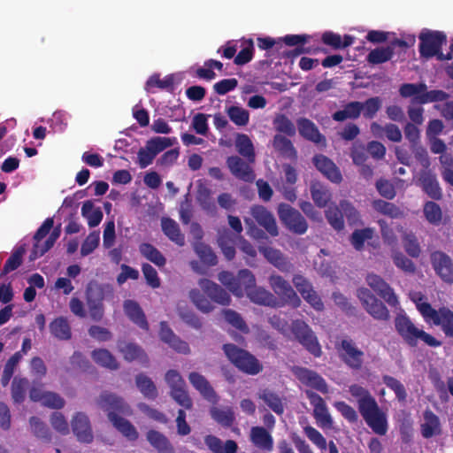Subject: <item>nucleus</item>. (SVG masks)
Segmentation results:
<instances>
[{
	"instance_id": "obj_45",
	"label": "nucleus",
	"mask_w": 453,
	"mask_h": 453,
	"mask_svg": "<svg viewBox=\"0 0 453 453\" xmlns=\"http://www.w3.org/2000/svg\"><path fill=\"white\" fill-rule=\"evenodd\" d=\"M29 381L27 378L15 377L12 382V398L15 403L25 401Z\"/></svg>"
},
{
	"instance_id": "obj_39",
	"label": "nucleus",
	"mask_w": 453,
	"mask_h": 453,
	"mask_svg": "<svg viewBox=\"0 0 453 453\" xmlns=\"http://www.w3.org/2000/svg\"><path fill=\"white\" fill-rule=\"evenodd\" d=\"M426 88L427 86L424 82L403 83L399 88V94L403 98L411 97V104L414 105L418 104L416 98L421 96Z\"/></svg>"
},
{
	"instance_id": "obj_43",
	"label": "nucleus",
	"mask_w": 453,
	"mask_h": 453,
	"mask_svg": "<svg viewBox=\"0 0 453 453\" xmlns=\"http://www.w3.org/2000/svg\"><path fill=\"white\" fill-rule=\"evenodd\" d=\"M135 383L144 397L154 400L157 397V388L150 378L143 373H139L135 377Z\"/></svg>"
},
{
	"instance_id": "obj_52",
	"label": "nucleus",
	"mask_w": 453,
	"mask_h": 453,
	"mask_svg": "<svg viewBox=\"0 0 453 453\" xmlns=\"http://www.w3.org/2000/svg\"><path fill=\"white\" fill-rule=\"evenodd\" d=\"M176 142L175 137H161L157 136L150 139L146 142V148L154 155H157L166 148L173 146Z\"/></svg>"
},
{
	"instance_id": "obj_54",
	"label": "nucleus",
	"mask_w": 453,
	"mask_h": 453,
	"mask_svg": "<svg viewBox=\"0 0 453 453\" xmlns=\"http://www.w3.org/2000/svg\"><path fill=\"white\" fill-rule=\"evenodd\" d=\"M373 236V230L370 227L356 229L350 235V243L357 250H362L365 242L371 240Z\"/></svg>"
},
{
	"instance_id": "obj_23",
	"label": "nucleus",
	"mask_w": 453,
	"mask_h": 453,
	"mask_svg": "<svg viewBox=\"0 0 453 453\" xmlns=\"http://www.w3.org/2000/svg\"><path fill=\"white\" fill-rule=\"evenodd\" d=\"M188 380L192 386L199 391L203 398L212 403H216L218 402V395L204 376L196 372H192L188 375Z\"/></svg>"
},
{
	"instance_id": "obj_13",
	"label": "nucleus",
	"mask_w": 453,
	"mask_h": 453,
	"mask_svg": "<svg viewBox=\"0 0 453 453\" xmlns=\"http://www.w3.org/2000/svg\"><path fill=\"white\" fill-rule=\"evenodd\" d=\"M86 295L90 318L94 321H101L104 314L103 285H88Z\"/></svg>"
},
{
	"instance_id": "obj_12",
	"label": "nucleus",
	"mask_w": 453,
	"mask_h": 453,
	"mask_svg": "<svg viewBox=\"0 0 453 453\" xmlns=\"http://www.w3.org/2000/svg\"><path fill=\"white\" fill-rule=\"evenodd\" d=\"M291 372L305 386L322 394L329 393L327 383L317 372L300 366H292Z\"/></svg>"
},
{
	"instance_id": "obj_53",
	"label": "nucleus",
	"mask_w": 453,
	"mask_h": 453,
	"mask_svg": "<svg viewBox=\"0 0 453 453\" xmlns=\"http://www.w3.org/2000/svg\"><path fill=\"white\" fill-rule=\"evenodd\" d=\"M449 95L443 90L433 89L428 91L426 88L424 93L416 99L418 101V104L422 105L429 103L443 102L449 99Z\"/></svg>"
},
{
	"instance_id": "obj_36",
	"label": "nucleus",
	"mask_w": 453,
	"mask_h": 453,
	"mask_svg": "<svg viewBox=\"0 0 453 453\" xmlns=\"http://www.w3.org/2000/svg\"><path fill=\"white\" fill-rule=\"evenodd\" d=\"M311 194L315 204L319 208L326 207L332 196L328 188L319 181H313L311 183Z\"/></svg>"
},
{
	"instance_id": "obj_42",
	"label": "nucleus",
	"mask_w": 453,
	"mask_h": 453,
	"mask_svg": "<svg viewBox=\"0 0 453 453\" xmlns=\"http://www.w3.org/2000/svg\"><path fill=\"white\" fill-rule=\"evenodd\" d=\"M235 147L240 155L246 158L249 163H254L256 155L254 146L247 134H238L235 142Z\"/></svg>"
},
{
	"instance_id": "obj_55",
	"label": "nucleus",
	"mask_w": 453,
	"mask_h": 453,
	"mask_svg": "<svg viewBox=\"0 0 453 453\" xmlns=\"http://www.w3.org/2000/svg\"><path fill=\"white\" fill-rule=\"evenodd\" d=\"M403 245L406 253L411 257H418L421 250L416 235L411 232H405L403 235Z\"/></svg>"
},
{
	"instance_id": "obj_2",
	"label": "nucleus",
	"mask_w": 453,
	"mask_h": 453,
	"mask_svg": "<svg viewBox=\"0 0 453 453\" xmlns=\"http://www.w3.org/2000/svg\"><path fill=\"white\" fill-rule=\"evenodd\" d=\"M189 296L196 307L203 313H209L214 309V303L228 305L230 295L221 285H203L201 290L193 289Z\"/></svg>"
},
{
	"instance_id": "obj_59",
	"label": "nucleus",
	"mask_w": 453,
	"mask_h": 453,
	"mask_svg": "<svg viewBox=\"0 0 453 453\" xmlns=\"http://www.w3.org/2000/svg\"><path fill=\"white\" fill-rule=\"evenodd\" d=\"M302 296L317 311L323 309V303L317 293L311 289V285H296Z\"/></svg>"
},
{
	"instance_id": "obj_29",
	"label": "nucleus",
	"mask_w": 453,
	"mask_h": 453,
	"mask_svg": "<svg viewBox=\"0 0 453 453\" xmlns=\"http://www.w3.org/2000/svg\"><path fill=\"white\" fill-rule=\"evenodd\" d=\"M210 415L215 422L226 428L232 426L235 421L234 411L230 406H212L210 408Z\"/></svg>"
},
{
	"instance_id": "obj_49",
	"label": "nucleus",
	"mask_w": 453,
	"mask_h": 453,
	"mask_svg": "<svg viewBox=\"0 0 453 453\" xmlns=\"http://www.w3.org/2000/svg\"><path fill=\"white\" fill-rule=\"evenodd\" d=\"M393 55L394 49L391 46L376 48L369 52L367 61L372 65H379L390 60Z\"/></svg>"
},
{
	"instance_id": "obj_46",
	"label": "nucleus",
	"mask_w": 453,
	"mask_h": 453,
	"mask_svg": "<svg viewBox=\"0 0 453 453\" xmlns=\"http://www.w3.org/2000/svg\"><path fill=\"white\" fill-rule=\"evenodd\" d=\"M141 254L157 266L165 265V258L162 253L150 243H142L139 247Z\"/></svg>"
},
{
	"instance_id": "obj_50",
	"label": "nucleus",
	"mask_w": 453,
	"mask_h": 453,
	"mask_svg": "<svg viewBox=\"0 0 453 453\" xmlns=\"http://www.w3.org/2000/svg\"><path fill=\"white\" fill-rule=\"evenodd\" d=\"M194 250L203 264L208 265H217L218 257L209 245L202 242H196L194 244Z\"/></svg>"
},
{
	"instance_id": "obj_61",
	"label": "nucleus",
	"mask_w": 453,
	"mask_h": 453,
	"mask_svg": "<svg viewBox=\"0 0 453 453\" xmlns=\"http://www.w3.org/2000/svg\"><path fill=\"white\" fill-rule=\"evenodd\" d=\"M227 114L231 121L237 126H246L250 119L248 111L238 106H230Z\"/></svg>"
},
{
	"instance_id": "obj_21",
	"label": "nucleus",
	"mask_w": 453,
	"mask_h": 453,
	"mask_svg": "<svg viewBox=\"0 0 453 453\" xmlns=\"http://www.w3.org/2000/svg\"><path fill=\"white\" fill-rule=\"evenodd\" d=\"M418 182L422 190L432 199L441 200L442 198V190L435 173L430 170H424L420 173Z\"/></svg>"
},
{
	"instance_id": "obj_32",
	"label": "nucleus",
	"mask_w": 453,
	"mask_h": 453,
	"mask_svg": "<svg viewBox=\"0 0 453 453\" xmlns=\"http://www.w3.org/2000/svg\"><path fill=\"white\" fill-rule=\"evenodd\" d=\"M250 441L258 449L272 450L273 441L271 434L262 426H253L250 430Z\"/></svg>"
},
{
	"instance_id": "obj_15",
	"label": "nucleus",
	"mask_w": 453,
	"mask_h": 453,
	"mask_svg": "<svg viewBox=\"0 0 453 453\" xmlns=\"http://www.w3.org/2000/svg\"><path fill=\"white\" fill-rule=\"evenodd\" d=\"M340 357L350 368L358 370L362 367L364 352L350 339H343L340 343Z\"/></svg>"
},
{
	"instance_id": "obj_16",
	"label": "nucleus",
	"mask_w": 453,
	"mask_h": 453,
	"mask_svg": "<svg viewBox=\"0 0 453 453\" xmlns=\"http://www.w3.org/2000/svg\"><path fill=\"white\" fill-rule=\"evenodd\" d=\"M226 163L230 173L236 179L245 182L254 181L256 175L250 165L251 163H249L248 160L244 161L238 156H230L226 158Z\"/></svg>"
},
{
	"instance_id": "obj_62",
	"label": "nucleus",
	"mask_w": 453,
	"mask_h": 453,
	"mask_svg": "<svg viewBox=\"0 0 453 453\" xmlns=\"http://www.w3.org/2000/svg\"><path fill=\"white\" fill-rule=\"evenodd\" d=\"M260 398L263 399L267 406L270 407L277 414H281L283 412V405L281 403V400L276 394L265 389L260 395Z\"/></svg>"
},
{
	"instance_id": "obj_18",
	"label": "nucleus",
	"mask_w": 453,
	"mask_h": 453,
	"mask_svg": "<svg viewBox=\"0 0 453 453\" xmlns=\"http://www.w3.org/2000/svg\"><path fill=\"white\" fill-rule=\"evenodd\" d=\"M250 214L256 222L263 226L271 236L278 235V227L273 215L262 205H254Z\"/></svg>"
},
{
	"instance_id": "obj_63",
	"label": "nucleus",
	"mask_w": 453,
	"mask_h": 453,
	"mask_svg": "<svg viewBox=\"0 0 453 453\" xmlns=\"http://www.w3.org/2000/svg\"><path fill=\"white\" fill-rule=\"evenodd\" d=\"M224 319L227 323L242 332H247L248 326L242 316L233 310H225L223 311Z\"/></svg>"
},
{
	"instance_id": "obj_9",
	"label": "nucleus",
	"mask_w": 453,
	"mask_h": 453,
	"mask_svg": "<svg viewBox=\"0 0 453 453\" xmlns=\"http://www.w3.org/2000/svg\"><path fill=\"white\" fill-rule=\"evenodd\" d=\"M419 54L421 58L429 59L440 53L447 42L446 35L441 31L424 29L419 34Z\"/></svg>"
},
{
	"instance_id": "obj_60",
	"label": "nucleus",
	"mask_w": 453,
	"mask_h": 453,
	"mask_svg": "<svg viewBox=\"0 0 453 453\" xmlns=\"http://www.w3.org/2000/svg\"><path fill=\"white\" fill-rule=\"evenodd\" d=\"M442 165L441 176L445 182L453 187V156L451 154H442L439 157Z\"/></svg>"
},
{
	"instance_id": "obj_19",
	"label": "nucleus",
	"mask_w": 453,
	"mask_h": 453,
	"mask_svg": "<svg viewBox=\"0 0 453 453\" xmlns=\"http://www.w3.org/2000/svg\"><path fill=\"white\" fill-rule=\"evenodd\" d=\"M72 429L78 441L89 443L93 441V434L88 416L82 412H77L72 420Z\"/></svg>"
},
{
	"instance_id": "obj_38",
	"label": "nucleus",
	"mask_w": 453,
	"mask_h": 453,
	"mask_svg": "<svg viewBox=\"0 0 453 453\" xmlns=\"http://www.w3.org/2000/svg\"><path fill=\"white\" fill-rule=\"evenodd\" d=\"M91 357L96 364L109 370H117L119 366L115 357L106 349L93 350Z\"/></svg>"
},
{
	"instance_id": "obj_17",
	"label": "nucleus",
	"mask_w": 453,
	"mask_h": 453,
	"mask_svg": "<svg viewBox=\"0 0 453 453\" xmlns=\"http://www.w3.org/2000/svg\"><path fill=\"white\" fill-rule=\"evenodd\" d=\"M315 167L330 181L340 183L342 180V175L339 167L327 157L322 154L313 157Z\"/></svg>"
},
{
	"instance_id": "obj_51",
	"label": "nucleus",
	"mask_w": 453,
	"mask_h": 453,
	"mask_svg": "<svg viewBox=\"0 0 453 453\" xmlns=\"http://www.w3.org/2000/svg\"><path fill=\"white\" fill-rule=\"evenodd\" d=\"M373 207L377 211L391 219H400L403 216V212L398 206L384 200L374 201Z\"/></svg>"
},
{
	"instance_id": "obj_11",
	"label": "nucleus",
	"mask_w": 453,
	"mask_h": 453,
	"mask_svg": "<svg viewBox=\"0 0 453 453\" xmlns=\"http://www.w3.org/2000/svg\"><path fill=\"white\" fill-rule=\"evenodd\" d=\"M306 397L313 406V417L321 428H332L333 418L323 398L312 390H305Z\"/></svg>"
},
{
	"instance_id": "obj_24",
	"label": "nucleus",
	"mask_w": 453,
	"mask_h": 453,
	"mask_svg": "<svg viewBox=\"0 0 453 453\" xmlns=\"http://www.w3.org/2000/svg\"><path fill=\"white\" fill-rule=\"evenodd\" d=\"M245 292L251 302L266 306L276 304L275 296L260 285H244Z\"/></svg>"
},
{
	"instance_id": "obj_47",
	"label": "nucleus",
	"mask_w": 453,
	"mask_h": 453,
	"mask_svg": "<svg viewBox=\"0 0 453 453\" xmlns=\"http://www.w3.org/2000/svg\"><path fill=\"white\" fill-rule=\"evenodd\" d=\"M361 114L365 119H372L382 106V99L379 96H373L360 102Z\"/></svg>"
},
{
	"instance_id": "obj_25",
	"label": "nucleus",
	"mask_w": 453,
	"mask_h": 453,
	"mask_svg": "<svg viewBox=\"0 0 453 453\" xmlns=\"http://www.w3.org/2000/svg\"><path fill=\"white\" fill-rule=\"evenodd\" d=\"M285 226L297 234H303L307 231L308 224L297 210L285 205Z\"/></svg>"
},
{
	"instance_id": "obj_30",
	"label": "nucleus",
	"mask_w": 453,
	"mask_h": 453,
	"mask_svg": "<svg viewBox=\"0 0 453 453\" xmlns=\"http://www.w3.org/2000/svg\"><path fill=\"white\" fill-rule=\"evenodd\" d=\"M424 422L421 424V434L424 438H431L441 434V423L439 418L431 411H424Z\"/></svg>"
},
{
	"instance_id": "obj_31",
	"label": "nucleus",
	"mask_w": 453,
	"mask_h": 453,
	"mask_svg": "<svg viewBox=\"0 0 453 453\" xmlns=\"http://www.w3.org/2000/svg\"><path fill=\"white\" fill-rule=\"evenodd\" d=\"M147 440L158 453H175L168 438L158 431L153 429L148 431Z\"/></svg>"
},
{
	"instance_id": "obj_33",
	"label": "nucleus",
	"mask_w": 453,
	"mask_h": 453,
	"mask_svg": "<svg viewBox=\"0 0 453 453\" xmlns=\"http://www.w3.org/2000/svg\"><path fill=\"white\" fill-rule=\"evenodd\" d=\"M162 231L173 242L179 246L185 244V236L181 234L178 223L171 218H163L161 220Z\"/></svg>"
},
{
	"instance_id": "obj_27",
	"label": "nucleus",
	"mask_w": 453,
	"mask_h": 453,
	"mask_svg": "<svg viewBox=\"0 0 453 453\" xmlns=\"http://www.w3.org/2000/svg\"><path fill=\"white\" fill-rule=\"evenodd\" d=\"M123 308L126 315L134 324L142 330H149L150 327L146 316L137 302L126 300L124 302Z\"/></svg>"
},
{
	"instance_id": "obj_5",
	"label": "nucleus",
	"mask_w": 453,
	"mask_h": 453,
	"mask_svg": "<svg viewBox=\"0 0 453 453\" xmlns=\"http://www.w3.org/2000/svg\"><path fill=\"white\" fill-rule=\"evenodd\" d=\"M357 404L360 414L372 430L379 435L386 434L388 431L387 417L380 409L374 397L370 395Z\"/></svg>"
},
{
	"instance_id": "obj_7",
	"label": "nucleus",
	"mask_w": 453,
	"mask_h": 453,
	"mask_svg": "<svg viewBox=\"0 0 453 453\" xmlns=\"http://www.w3.org/2000/svg\"><path fill=\"white\" fill-rule=\"evenodd\" d=\"M290 330L295 339L308 352L315 357H319L322 355L321 346L316 334L304 321L300 319L293 321Z\"/></svg>"
},
{
	"instance_id": "obj_26",
	"label": "nucleus",
	"mask_w": 453,
	"mask_h": 453,
	"mask_svg": "<svg viewBox=\"0 0 453 453\" xmlns=\"http://www.w3.org/2000/svg\"><path fill=\"white\" fill-rule=\"evenodd\" d=\"M296 124L301 136L316 144H325V136L320 134L319 128L311 120L306 118H300Z\"/></svg>"
},
{
	"instance_id": "obj_35",
	"label": "nucleus",
	"mask_w": 453,
	"mask_h": 453,
	"mask_svg": "<svg viewBox=\"0 0 453 453\" xmlns=\"http://www.w3.org/2000/svg\"><path fill=\"white\" fill-rule=\"evenodd\" d=\"M321 41L324 44L328 45L334 50H340L352 45L354 42V37L349 35H345L343 38H342L340 35L327 31L322 35Z\"/></svg>"
},
{
	"instance_id": "obj_14",
	"label": "nucleus",
	"mask_w": 453,
	"mask_h": 453,
	"mask_svg": "<svg viewBox=\"0 0 453 453\" xmlns=\"http://www.w3.org/2000/svg\"><path fill=\"white\" fill-rule=\"evenodd\" d=\"M430 260L436 274L444 283H453V262L446 253L436 250L430 256Z\"/></svg>"
},
{
	"instance_id": "obj_3",
	"label": "nucleus",
	"mask_w": 453,
	"mask_h": 453,
	"mask_svg": "<svg viewBox=\"0 0 453 453\" xmlns=\"http://www.w3.org/2000/svg\"><path fill=\"white\" fill-rule=\"evenodd\" d=\"M395 326L399 335L411 347L417 346L418 340L431 347H439L441 344L434 336L418 328L405 314L395 317Z\"/></svg>"
},
{
	"instance_id": "obj_44",
	"label": "nucleus",
	"mask_w": 453,
	"mask_h": 453,
	"mask_svg": "<svg viewBox=\"0 0 453 453\" xmlns=\"http://www.w3.org/2000/svg\"><path fill=\"white\" fill-rule=\"evenodd\" d=\"M174 77L173 74L166 75L164 79H160L159 73L152 74L146 81L145 89L150 91L152 88H158L172 92L173 90Z\"/></svg>"
},
{
	"instance_id": "obj_8",
	"label": "nucleus",
	"mask_w": 453,
	"mask_h": 453,
	"mask_svg": "<svg viewBox=\"0 0 453 453\" xmlns=\"http://www.w3.org/2000/svg\"><path fill=\"white\" fill-rule=\"evenodd\" d=\"M165 379L170 387L171 397L184 409L191 410L193 401L186 389L185 380L180 372L176 370H169L165 373Z\"/></svg>"
},
{
	"instance_id": "obj_40",
	"label": "nucleus",
	"mask_w": 453,
	"mask_h": 453,
	"mask_svg": "<svg viewBox=\"0 0 453 453\" xmlns=\"http://www.w3.org/2000/svg\"><path fill=\"white\" fill-rule=\"evenodd\" d=\"M177 312L180 318L190 327L200 329L203 326L201 319L196 314L188 308L184 301H180L177 304Z\"/></svg>"
},
{
	"instance_id": "obj_28",
	"label": "nucleus",
	"mask_w": 453,
	"mask_h": 453,
	"mask_svg": "<svg viewBox=\"0 0 453 453\" xmlns=\"http://www.w3.org/2000/svg\"><path fill=\"white\" fill-rule=\"evenodd\" d=\"M26 253V248L24 245L17 247L5 261L2 271L0 272V280H7L9 278L7 275L12 272L17 270L22 264L23 256Z\"/></svg>"
},
{
	"instance_id": "obj_6",
	"label": "nucleus",
	"mask_w": 453,
	"mask_h": 453,
	"mask_svg": "<svg viewBox=\"0 0 453 453\" xmlns=\"http://www.w3.org/2000/svg\"><path fill=\"white\" fill-rule=\"evenodd\" d=\"M418 311L426 321H433L436 326H440L448 337H453V312L448 308L434 310L430 303L422 302V297L415 301Z\"/></svg>"
},
{
	"instance_id": "obj_48",
	"label": "nucleus",
	"mask_w": 453,
	"mask_h": 453,
	"mask_svg": "<svg viewBox=\"0 0 453 453\" xmlns=\"http://www.w3.org/2000/svg\"><path fill=\"white\" fill-rule=\"evenodd\" d=\"M423 213L426 219L432 225L438 226L442 219V211L438 203L427 201L423 206Z\"/></svg>"
},
{
	"instance_id": "obj_22",
	"label": "nucleus",
	"mask_w": 453,
	"mask_h": 453,
	"mask_svg": "<svg viewBox=\"0 0 453 453\" xmlns=\"http://www.w3.org/2000/svg\"><path fill=\"white\" fill-rule=\"evenodd\" d=\"M118 349L122 353L125 360L132 362L139 361L142 365L148 366L150 359L141 346L134 342H119Z\"/></svg>"
},
{
	"instance_id": "obj_57",
	"label": "nucleus",
	"mask_w": 453,
	"mask_h": 453,
	"mask_svg": "<svg viewBox=\"0 0 453 453\" xmlns=\"http://www.w3.org/2000/svg\"><path fill=\"white\" fill-rule=\"evenodd\" d=\"M326 218L334 229L341 231L344 228V220L339 205L329 206L326 211Z\"/></svg>"
},
{
	"instance_id": "obj_1",
	"label": "nucleus",
	"mask_w": 453,
	"mask_h": 453,
	"mask_svg": "<svg viewBox=\"0 0 453 453\" xmlns=\"http://www.w3.org/2000/svg\"><path fill=\"white\" fill-rule=\"evenodd\" d=\"M98 405L107 412L109 420L129 441L138 439V432L130 421L119 416V414H129L130 408L125 401L111 393L104 392L100 395Z\"/></svg>"
},
{
	"instance_id": "obj_37",
	"label": "nucleus",
	"mask_w": 453,
	"mask_h": 453,
	"mask_svg": "<svg viewBox=\"0 0 453 453\" xmlns=\"http://www.w3.org/2000/svg\"><path fill=\"white\" fill-rule=\"evenodd\" d=\"M49 327L51 334L58 340L67 341L72 337L71 326L64 317L55 319L50 323Z\"/></svg>"
},
{
	"instance_id": "obj_58",
	"label": "nucleus",
	"mask_w": 453,
	"mask_h": 453,
	"mask_svg": "<svg viewBox=\"0 0 453 453\" xmlns=\"http://www.w3.org/2000/svg\"><path fill=\"white\" fill-rule=\"evenodd\" d=\"M33 434L42 440L47 441H50V432L47 425L42 422L38 417H31L29 419Z\"/></svg>"
},
{
	"instance_id": "obj_56",
	"label": "nucleus",
	"mask_w": 453,
	"mask_h": 453,
	"mask_svg": "<svg viewBox=\"0 0 453 453\" xmlns=\"http://www.w3.org/2000/svg\"><path fill=\"white\" fill-rule=\"evenodd\" d=\"M254 43L252 39L244 40L242 42V49L235 56L234 62L237 65H243L253 58Z\"/></svg>"
},
{
	"instance_id": "obj_4",
	"label": "nucleus",
	"mask_w": 453,
	"mask_h": 453,
	"mask_svg": "<svg viewBox=\"0 0 453 453\" xmlns=\"http://www.w3.org/2000/svg\"><path fill=\"white\" fill-rule=\"evenodd\" d=\"M223 350L229 361L247 374L256 375L263 370V365L255 356L233 343L224 344Z\"/></svg>"
},
{
	"instance_id": "obj_64",
	"label": "nucleus",
	"mask_w": 453,
	"mask_h": 453,
	"mask_svg": "<svg viewBox=\"0 0 453 453\" xmlns=\"http://www.w3.org/2000/svg\"><path fill=\"white\" fill-rule=\"evenodd\" d=\"M384 384L393 390L399 401H404L407 394L404 386L395 378L386 375L383 377Z\"/></svg>"
},
{
	"instance_id": "obj_10",
	"label": "nucleus",
	"mask_w": 453,
	"mask_h": 453,
	"mask_svg": "<svg viewBox=\"0 0 453 453\" xmlns=\"http://www.w3.org/2000/svg\"><path fill=\"white\" fill-rule=\"evenodd\" d=\"M357 296L366 311L375 319L387 321L390 315L387 307L380 302L370 289L361 288L357 290Z\"/></svg>"
},
{
	"instance_id": "obj_20",
	"label": "nucleus",
	"mask_w": 453,
	"mask_h": 453,
	"mask_svg": "<svg viewBox=\"0 0 453 453\" xmlns=\"http://www.w3.org/2000/svg\"><path fill=\"white\" fill-rule=\"evenodd\" d=\"M159 337L162 342L179 353L188 354L190 352L188 344L177 336L165 321L160 323Z\"/></svg>"
},
{
	"instance_id": "obj_41",
	"label": "nucleus",
	"mask_w": 453,
	"mask_h": 453,
	"mask_svg": "<svg viewBox=\"0 0 453 453\" xmlns=\"http://www.w3.org/2000/svg\"><path fill=\"white\" fill-rule=\"evenodd\" d=\"M81 215L88 219L89 227L97 226L103 219L104 214L99 207L95 208L92 201L88 200L83 203L81 207Z\"/></svg>"
},
{
	"instance_id": "obj_34",
	"label": "nucleus",
	"mask_w": 453,
	"mask_h": 453,
	"mask_svg": "<svg viewBox=\"0 0 453 453\" xmlns=\"http://www.w3.org/2000/svg\"><path fill=\"white\" fill-rule=\"evenodd\" d=\"M361 106L359 101H351L347 103L342 110L333 113L332 118L334 121L342 122L347 119H357L361 116Z\"/></svg>"
}]
</instances>
